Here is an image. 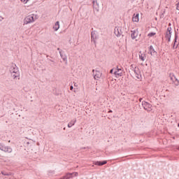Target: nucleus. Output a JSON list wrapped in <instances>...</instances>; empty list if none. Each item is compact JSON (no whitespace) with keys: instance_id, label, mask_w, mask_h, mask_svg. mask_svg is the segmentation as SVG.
Returning <instances> with one entry per match:
<instances>
[{"instance_id":"f257e3e1","label":"nucleus","mask_w":179,"mask_h":179,"mask_svg":"<svg viewBox=\"0 0 179 179\" xmlns=\"http://www.w3.org/2000/svg\"><path fill=\"white\" fill-rule=\"evenodd\" d=\"M10 72L13 79H20V72L19 71V68L16 64H13L10 66Z\"/></svg>"},{"instance_id":"f03ea898","label":"nucleus","mask_w":179,"mask_h":179,"mask_svg":"<svg viewBox=\"0 0 179 179\" xmlns=\"http://www.w3.org/2000/svg\"><path fill=\"white\" fill-rule=\"evenodd\" d=\"M0 150L4 152L5 153H12L13 150L10 146L5 145V144L0 143Z\"/></svg>"},{"instance_id":"7ed1b4c3","label":"nucleus","mask_w":179,"mask_h":179,"mask_svg":"<svg viewBox=\"0 0 179 179\" xmlns=\"http://www.w3.org/2000/svg\"><path fill=\"white\" fill-rule=\"evenodd\" d=\"M97 40H99V33L96 31H92L91 32V43H94V45H96Z\"/></svg>"},{"instance_id":"20e7f679","label":"nucleus","mask_w":179,"mask_h":179,"mask_svg":"<svg viewBox=\"0 0 179 179\" xmlns=\"http://www.w3.org/2000/svg\"><path fill=\"white\" fill-rule=\"evenodd\" d=\"M131 71H134L137 79H142V74L141 73V70H139V68L134 67V64H131Z\"/></svg>"},{"instance_id":"39448f33","label":"nucleus","mask_w":179,"mask_h":179,"mask_svg":"<svg viewBox=\"0 0 179 179\" xmlns=\"http://www.w3.org/2000/svg\"><path fill=\"white\" fill-rule=\"evenodd\" d=\"M34 16L36 17V15H35L34 14H32L27 16L24 19V24H29L30 23H33V22H34Z\"/></svg>"},{"instance_id":"423d86ee","label":"nucleus","mask_w":179,"mask_h":179,"mask_svg":"<svg viewBox=\"0 0 179 179\" xmlns=\"http://www.w3.org/2000/svg\"><path fill=\"white\" fill-rule=\"evenodd\" d=\"M142 106H143L144 110H145L148 113H150V111H152V104H150L148 101H143Z\"/></svg>"},{"instance_id":"0eeeda50","label":"nucleus","mask_w":179,"mask_h":179,"mask_svg":"<svg viewBox=\"0 0 179 179\" xmlns=\"http://www.w3.org/2000/svg\"><path fill=\"white\" fill-rule=\"evenodd\" d=\"M114 33L116 37H121V35L122 34V28L121 27H115Z\"/></svg>"},{"instance_id":"6e6552de","label":"nucleus","mask_w":179,"mask_h":179,"mask_svg":"<svg viewBox=\"0 0 179 179\" xmlns=\"http://www.w3.org/2000/svg\"><path fill=\"white\" fill-rule=\"evenodd\" d=\"M93 72V76H94V78L96 80H99V79H100V78H101V72H100V71H94V69L92 70Z\"/></svg>"},{"instance_id":"1a4fd4ad","label":"nucleus","mask_w":179,"mask_h":179,"mask_svg":"<svg viewBox=\"0 0 179 179\" xmlns=\"http://www.w3.org/2000/svg\"><path fill=\"white\" fill-rule=\"evenodd\" d=\"M166 38L169 42L171 41V27L167 28Z\"/></svg>"},{"instance_id":"9d476101","label":"nucleus","mask_w":179,"mask_h":179,"mask_svg":"<svg viewBox=\"0 0 179 179\" xmlns=\"http://www.w3.org/2000/svg\"><path fill=\"white\" fill-rule=\"evenodd\" d=\"M92 3H93L94 10L99 12V10H100V6L99 5V2H97V0H94L92 1Z\"/></svg>"},{"instance_id":"9b49d317","label":"nucleus","mask_w":179,"mask_h":179,"mask_svg":"<svg viewBox=\"0 0 179 179\" xmlns=\"http://www.w3.org/2000/svg\"><path fill=\"white\" fill-rule=\"evenodd\" d=\"M116 69L117 71H114V75L116 76H122V69H118V67Z\"/></svg>"},{"instance_id":"f8f14e48","label":"nucleus","mask_w":179,"mask_h":179,"mask_svg":"<svg viewBox=\"0 0 179 179\" xmlns=\"http://www.w3.org/2000/svg\"><path fill=\"white\" fill-rule=\"evenodd\" d=\"M94 164L95 166H104V164H107V161H96Z\"/></svg>"},{"instance_id":"ddd939ff","label":"nucleus","mask_w":179,"mask_h":179,"mask_svg":"<svg viewBox=\"0 0 179 179\" xmlns=\"http://www.w3.org/2000/svg\"><path fill=\"white\" fill-rule=\"evenodd\" d=\"M149 51H150V55H157V52H156V50H155L153 45L150 46Z\"/></svg>"},{"instance_id":"4468645a","label":"nucleus","mask_w":179,"mask_h":179,"mask_svg":"<svg viewBox=\"0 0 179 179\" xmlns=\"http://www.w3.org/2000/svg\"><path fill=\"white\" fill-rule=\"evenodd\" d=\"M131 37L132 40H135V38L138 37V34L136 33V30L131 31Z\"/></svg>"},{"instance_id":"2eb2a0df","label":"nucleus","mask_w":179,"mask_h":179,"mask_svg":"<svg viewBox=\"0 0 179 179\" xmlns=\"http://www.w3.org/2000/svg\"><path fill=\"white\" fill-rule=\"evenodd\" d=\"M76 124V119L72 120L69 124H68V128H72L73 125Z\"/></svg>"},{"instance_id":"dca6fc26","label":"nucleus","mask_w":179,"mask_h":179,"mask_svg":"<svg viewBox=\"0 0 179 179\" xmlns=\"http://www.w3.org/2000/svg\"><path fill=\"white\" fill-rule=\"evenodd\" d=\"M132 20L133 22H139V14H134L133 17H132Z\"/></svg>"},{"instance_id":"f3484780","label":"nucleus","mask_w":179,"mask_h":179,"mask_svg":"<svg viewBox=\"0 0 179 179\" xmlns=\"http://www.w3.org/2000/svg\"><path fill=\"white\" fill-rule=\"evenodd\" d=\"M59 55L63 61H66V55L64 51H59Z\"/></svg>"},{"instance_id":"a211bd4d","label":"nucleus","mask_w":179,"mask_h":179,"mask_svg":"<svg viewBox=\"0 0 179 179\" xmlns=\"http://www.w3.org/2000/svg\"><path fill=\"white\" fill-rule=\"evenodd\" d=\"M139 58L141 61H145L146 59V55L145 53H142V52L140 51Z\"/></svg>"},{"instance_id":"6ab92c4d","label":"nucleus","mask_w":179,"mask_h":179,"mask_svg":"<svg viewBox=\"0 0 179 179\" xmlns=\"http://www.w3.org/2000/svg\"><path fill=\"white\" fill-rule=\"evenodd\" d=\"M53 29H55V31H57L59 29V22H56L55 24L53 27Z\"/></svg>"},{"instance_id":"aec40b11","label":"nucleus","mask_w":179,"mask_h":179,"mask_svg":"<svg viewBox=\"0 0 179 179\" xmlns=\"http://www.w3.org/2000/svg\"><path fill=\"white\" fill-rule=\"evenodd\" d=\"M176 43H177V36H175L174 44L173 45V50H177V48L178 47V45H177L176 46Z\"/></svg>"},{"instance_id":"412c9836","label":"nucleus","mask_w":179,"mask_h":179,"mask_svg":"<svg viewBox=\"0 0 179 179\" xmlns=\"http://www.w3.org/2000/svg\"><path fill=\"white\" fill-rule=\"evenodd\" d=\"M169 78H170L171 80L173 83L174 80H176V76H174V74H170V75H169Z\"/></svg>"},{"instance_id":"4be33fe9","label":"nucleus","mask_w":179,"mask_h":179,"mask_svg":"<svg viewBox=\"0 0 179 179\" xmlns=\"http://www.w3.org/2000/svg\"><path fill=\"white\" fill-rule=\"evenodd\" d=\"M66 177L67 179L73 178L72 173H66Z\"/></svg>"},{"instance_id":"5701e85b","label":"nucleus","mask_w":179,"mask_h":179,"mask_svg":"<svg viewBox=\"0 0 179 179\" xmlns=\"http://www.w3.org/2000/svg\"><path fill=\"white\" fill-rule=\"evenodd\" d=\"M174 83L175 86H179V80L178 79H175V80L173 82Z\"/></svg>"},{"instance_id":"b1692460","label":"nucleus","mask_w":179,"mask_h":179,"mask_svg":"<svg viewBox=\"0 0 179 179\" xmlns=\"http://www.w3.org/2000/svg\"><path fill=\"white\" fill-rule=\"evenodd\" d=\"M153 36H156V32H150L148 34V37H153Z\"/></svg>"},{"instance_id":"393cba45","label":"nucleus","mask_w":179,"mask_h":179,"mask_svg":"<svg viewBox=\"0 0 179 179\" xmlns=\"http://www.w3.org/2000/svg\"><path fill=\"white\" fill-rule=\"evenodd\" d=\"M71 174L73 175V178L78 177V176H79V173L78 172H73L71 173Z\"/></svg>"},{"instance_id":"a878e982","label":"nucleus","mask_w":179,"mask_h":179,"mask_svg":"<svg viewBox=\"0 0 179 179\" xmlns=\"http://www.w3.org/2000/svg\"><path fill=\"white\" fill-rule=\"evenodd\" d=\"M1 174H2L3 176H11L10 173H8L4 172V171H1Z\"/></svg>"},{"instance_id":"bb28decb","label":"nucleus","mask_w":179,"mask_h":179,"mask_svg":"<svg viewBox=\"0 0 179 179\" xmlns=\"http://www.w3.org/2000/svg\"><path fill=\"white\" fill-rule=\"evenodd\" d=\"M21 2H24V3H27L29 2V0H21Z\"/></svg>"},{"instance_id":"cd10ccee","label":"nucleus","mask_w":179,"mask_h":179,"mask_svg":"<svg viewBox=\"0 0 179 179\" xmlns=\"http://www.w3.org/2000/svg\"><path fill=\"white\" fill-rule=\"evenodd\" d=\"M113 72H114V69H112L110 71V73H113Z\"/></svg>"},{"instance_id":"c85d7f7f","label":"nucleus","mask_w":179,"mask_h":179,"mask_svg":"<svg viewBox=\"0 0 179 179\" xmlns=\"http://www.w3.org/2000/svg\"><path fill=\"white\" fill-rule=\"evenodd\" d=\"M70 90H73V85H71V86L70 87Z\"/></svg>"},{"instance_id":"c756f323","label":"nucleus","mask_w":179,"mask_h":179,"mask_svg":"<svg viewBox=\"0 0 179 179\" xmlns=\"http://www.w3.org/2000/svg\"><path fill=\"white\" fill-rule=\"evenodd\" d=\"M142 100H143V98H140V99H138L139 101H142Z\"/></svg>"},{"instance_id":"7c9ffc66","label":"nucleus","mask_w":179,"mask_h":179,"mask_svg":"<svg viewBox=\"0 0 179 179\" xmlns=\"http://www.w3.org/2000/svg\"><path fill=\"white\" fill-rule=\"evenodd\" d=\"M57 51H59H59H62V50L59 48H58Z\"/></svg>"},{"instance_id":"2f4dec72","label":"nucleus","mask_w":179,"mask_h":179,"mask_svg":"<svg viewBox=\"0 0 179 179\" xmlns=\"http://www.w3.org/2000/svg\"><path fill=\"white\" fill-rule=\"evenodd\" d=\"M108 113H113V110H110L108 111Z\"/></svg>"},{"instance_id":"473e14b6","label":"nucleus","mask_w":179,"mask_h":179,"mask_svg":"<svg viewBox=\"0 0 179 179\" xmlns=\"http://www.w3.org/2000/svg\"><path fill=\"white\" fill-rule=\"evenodd\" d=\"M29 142H27V145H29Z\"/></svg>"},{"instance_id":"72a5a7b5","label":"nucleus","mask_w":179,"mask_h":179,"mask_svg":"<svg viewBox=\"0 0 179 179\" xmlns=\"http://www.w3.org/2000/svg\"><path fill=\"white\" fill-rule=\"evenodd\" d=\"M52 62H53V61L52 60H50Z\"/></svg>"},{"instance_id":"f704fd0d","label":"nucleus","mask_w":179,"mask_h":179,"mask_svg":"<svg viewBox=\"0 0 179 179\" xmlns=\"http://www.w3.org/2000/svg\"><path fill=\"white\" fill-rule=\"evenodd\" d=\"M83 149H86V148H83Z\"/></svg>"}]
</instances>
